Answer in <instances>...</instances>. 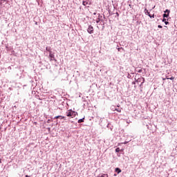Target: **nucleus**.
<instances>
[{
    "mask_svg": "<svg viewBox=\"0 0 177 177\" xmlns=\"http://www.w3.org/2000/svg\"><path fill=\"white\" fill-rule=\"evenodd\" d=\"M78 114L77 112L70 109L69 111H66V116L67 117H71V118H74L75 115Z\"/></svg>",
    "mask_w": 177,
    "mask_h": 177,
    "instance_id": "obj_1",
    "label": "nucleus"
},
{
    "mask_svg": "<svg viewBox=\"0 0 177 177\" xmlns=\"http://www.w3.org/2000/svg\"><path fill=\"white\" fill-rule=\"evenodd\" d=\"M87 31L89 34H93V26L90 25L87 29Z\"/></svg>",
    "mask_w": 177,
    "mask_h": 177,
    "instance_id": "obj_2",
    "label": "nucleus"
},
{
    "mask_svg": "<svg viewBox=\"0 0 177 177\" xmlns=\"http://www.w3.org/2000/svg\"><path fill=\"white\" fill-rule=\"evenodd\" d=\"M136 82H141L140 85H143V84L145 83V77H139L138 79H137Z\"/></svg>",
    "mask_w": 177,
    "mask_h": 177,
    "instance_id": "obj_3",
    "label": "nucleus"
},
{
    "mask_svg": "<svg viewBox=\"0 0 177 177\" xmlns=\"http://www.w3.org/2000/svg\"><path fill=\"white\" fill-rule=\"evenodd\" d=\"M49 57L50 62L55 60V55L52 53V51H50Z\"/></svg>",
    "mask_w": 177,
    "mask_h": 177,
    "instance_id": "obj_4",
    "label": "nucleus"
},
{
    "mask_svg": "<svg viewBox=\"0 0 177 177\" xmlns=\"http://www.w3.org/2000/svg\"><path fill=\"white\" fill-rule=\"evenodd\" d=\"M169 10H166L165 11V13H167V14H164L163 15V17H168V16H169Z\"/></svg>",
    "mask_w": 177,
    "mask_h": 177,
    "instance_id": "obj_5",
    "label": "nucleus"
},
{
    "mask_svg": "<svg viewBox=\"0 0 177 177\" xmlns=\"http://www.w3.org/2000/svg\"><path fill=\"white\" fill-rule=\"evenodd\" d=\"M118 108H115V111H118V113H121V111H122V108H120V105H118Z\"/></svg>",
    "mask_w": 177,
    "mask_h": 177,
    "instance_id": "obj_6",
    "label": "nucleus"
},
{
    "mask_svg": "<svg viewBox=\"0 0 177 177\" xmlns=\"http://www.w3.org/2000/svg\"><path fill=\"white\" fill-rule=\"evenodd\" d=\"M58 118H61V120H64L65 117L62 115H57L54 118V120H57Z\"/></svg>",
    "mask_w": 177,
    "mask_h": 177,
    "instance_id": "obj_7",
    "label": "nucleus"
},
{
    "mask_svg": "<svg viewBox=\"0 0 177 177\" xmlns=\"http://www.w3.org/2000/svg\"><path fill=\"white\" fill-rule=\"evenodd\" d=\"M115 172H117V174H120L121 172V169L117 167L115 169Z\"/></svg>",
    "mask_w": 177,
    "mask_h": 177,
    "instance_id": "obj_8",
    "label": "nucleus"
},
{
    "mask_svg": "<svg viewBox=\"0 0 177 177\" xmlns=\"http://www.w3.org/2000/svg\"><path fill=\"white\" fill-rule=\"evenodd\" d=\"M82 5H84V6H86V5H88V0L83 1Z\"/></svg>",
    "mask_w": 177,
    "mask_h": 177,
    "instance_id": "obj_9",
    "label": "nucleus"
},
{
    "mask_svg": "<svg viewBox=\"0 0 177 177\" xmlns=\"http://www.w3.org/2000/svg\"><path fill=\"white\" fill-rule=\"evenodd\" d=\"M84 120H85V118H83L82 119H80L77 122L78 124H81V122H84Z\"/></svg>",
    "mask_w": 177,
    "mask_h": 177,
    "instance_id": "obj_10",
    "label": "nucleus"
},
{
    "mask_svg": "<svg viewBox=\"0 0 177 177\" xmlns=\"http://www.w3.org/2000/svg\"><path fill=\"white\" fill-rule=\"evenodd\" d=\"M162 21H164L166 25H167V24H169V22H168V21H167V19H165V18H164V19H162Z\"/></svg>",
    "mask_w": 177,
    "mask_h": 177,
    "instance_id": "obj_11",
    "label": "nucleus"
},
{
    "mask_svg": "<svg viewBox=\"0 0 177 177\" xmlns=\"http://www.w3.org/2000/svg\"><path fill=\"white\" fill-rule=\"evenodd\" d=\"M145 15H148V16L150 15V12H149V10H147V9H145Z\"/></svg>",
    "mask_w": 177,
    "mask_h": 177,
    "instance_id": "obj_12",
    "label": "nucleus"
},
{
    "mask_svg": "<svg viewBox=\"0 0 177 177\" xmlns=\"http://www.w3.org/2000/svg\"><path fill=\"white\" fill-rule=\"evenodd\" d=\"M115 151H116V153H120V148L119 147L116 148Z\"/></svg>",
    "mask_w": 177,
    "mask_h": 177,
    "instance_id": "obj_13",
    "label": "nucleus"
},
{
    "mask_svg": "<svg viewBox=\"0 0 177 177\" xmlns=\"http://www.w3.org/2000/svg\"><path fill=\"white\" fill-rule=\"evenodd\" d=\"M167 80H175V77H167Z\"/></svg>",
    "mask_w": 177,
    "mask_h": 177,
    "instance_id": "obj_14",
    "label": "nucleus"
},
{
    "mask_svg": "<svg viewBox=\"0 0 177 177\" xmlns=\"http://www.w3.org/2000/svg\"><path fill=\"white\" fill-rule=\"evenodd\" d=\"M46 50H48V52H49V53H50V49H49L48 47L46 48Z\"/></svg>",
    "mask_w": 177,
    "mask_h": 177,
    "instance_id": "obj_15",
    "label": "nucleus"
},
{
    "mask_svg": "<svg viewBox=\"0 0 177 177\" xmlns=\"http://www.w3.org/2000/svg\"><path fill=\"white\" fill-rule=\"evenodd\" d=\"M148 16H149V17H151H151L154 18V15H153L151 16V15L149 14Z\"/></svg>",
    "mask_w": 177,
    "mask_h": 177,
    "instance_id": "obj_16",
    "label": "nucleus"
},
{
    "mask_svg": "<svg viewBox=\"0 0 177 177\" xmlns=\"http://www.w3.org/2000/svg\"><path fill=\"white\" fill-rule=\"evenodd\" d=\"M158 28H162V26H161V25H158Z\"/></svg>",
    "mask_w": 177,
    "mask_h": 177,
    "instance_id": "obj_17",
    "label": "nucleus"
},
{
    "mask_svg": "<svg viewBox=\"0 0 177 177\" xmlns=\"http://www.w3.org/2000/svg\"><path fill=\"white\" fill-rule=\"evenodd\" d=\"M118 49L119 51H120L121 49H122V50H124V48H118Z\"/></svg>",
    "mask_w": 177,
    "mask_h": 177,
    "instance_id": "obj_18",
    "label": "nucleus"
},
{
    "mask_svg": "<svg viewBox=\"0 0 177 177\" xmlns=\"http://www.w3.org/2000/svg\"><path fill=\"white\" fill-rule=\"evenodd\" d=\"M138 73H142V69L139 70Z\"/></svg>",
    "mask_w": 177,
    "mask_h": 177,
    "instance_id": "obj_19",
    "label": "nucleus"
},
{
    "mask_svg": "<svg viewBox=\"0 0 177 177\" xmlns=\"http://www.w3.org/2000/svg\"><path fill=\"white\" fill-rule=\"evenodd\" d=\"M2 162V160L1 159H0V164Z\"/></svg>",
    "mask_w": 177,
    "mask_h": 177,
    "instance_id": "obj_20",
    "label": "nucleus"
},
{
    "mask_svg": "<svg viewBox=\"0 0 177 177\" xmlns=\"http://www.w3.org/2000/svg\"><path fill=\"white\" fill-rule=\"evenodd\" d=\"M116 15H117V16H119V14L118 12L116 13Z\"/></svg>",
    "mask_w": 177,
    "mask_h": 177,
    "instance_id": "obj_21",
    "label": "nucleus"
}]
</instances>
